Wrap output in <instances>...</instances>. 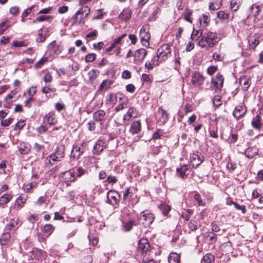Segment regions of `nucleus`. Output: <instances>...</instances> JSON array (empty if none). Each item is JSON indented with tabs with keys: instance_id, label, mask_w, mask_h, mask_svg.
<instances>
[{
	"instance_id": "1",
	"label": "nucleus",
	"mask_w": 263,
	"mask_h": 263,
	"mask_svg": "<svg viewBox=\"0 0 263 263\" xmlns=\"http://www.w3.org/2000/svg\"><path fill=\"white\" fill-rule=\"evenodd\" d=\"M199 36H201V38L198 44L201 48H212L218 43L216 33L208 31L203 33L201 31Z\"/></svg>"
},
{
	"instance_id": "2",
	"label": "nucleus",
	"mask_w": 263,
	"mask_h": 263,
	"mask_svg": "<svg viewBox=\"0 0 263 263\" xmlns=\"http://www.w3.org/2000/svg\"><path fill=\"white\" fill-rule=\"evenodd\" d=\"M86 173V170L79 167H73L67 171V182H72L77 177H81Z\"/></svg>"
},
{
	"instance_id": "3",
	"label": "nucleus",
	"mask_w": 263,
	"mask_h": 263,
	"mask_svg": "<svg viewBox=\"0 0 263 263\" xmlns=\"http://www.w3.org/2000/svg\"><path fill=\"white\" fill-rule=\"evenodd\" d=\"M155 219L154 214L142 212L138 217L139 224H141L144 228L149 227Z\"/></svg>"
},
{
	"instance_id": "4",
	"label": "nucleus",
	"mask_w": 263,
	"mask_h": 263,
	"mask_svg": "<svg viewBox=\"0 0 263 263\" xmlns=\"http://www.w3.org/2000/svg\"><path fill=\"white\" fill-rule=\"evenodd\" d=\"M224 78L222 74L218 73L215 78L211 80L212 89L217 91L220 90L223 87Z\"/></svg>"
},
{
	"instance_id": "5",
	"label": "nucleus",
	"mask_w": 263,
	"mask_h": 263,
	"mask_svg": "<svg viewBox=\"0 0 263 263\" xmlns=\"http://www.w3.org/2000/svg\"><path fill=\"white\" fill-rule=\"evenodd\" d=\"M203 156L198 152H194L190 156V161L194 168L198 167L203 160Z\"/></svg>"
},
{
	"instance_id": "6",
	"label": "nucleus",
	"mask_w": 263,
	"mask_h": 263,
	"mask_svg": "<svg viewBox=\"0 0 263 263\" xmlns=\"http://www.w3.org/2000/svg\"><path fill=\"white\" fill-rule=\"evenodd\" d=\"M171 48L168 45H163L158 49L157 53L160 58V62L167 59L171 54Z\"/></svg>"
},
{
	"instance_id": "7",
	"label": "nucleus",
	"mask_w": 263,
	"mask_h": 263,
	"mask_svg": "<svg viewBox=\"0 0 263 263\" xmlns=\"http://www.w3.org/2000/svg\"><path fill=\"white\" fill-rule=\"evenodd\" d=\"M120 199L119 194L114 190H110L108 192L107 194V202L111 205H115L117 204Z\"/></svg>"
},
{
	"instance_id": "8",
	"label": "nucleus",
	"mask_w": 263,
	"mask_h": 263,
	"mask_svg": "<svg viewBox=\"0 0 263 263\" xmlns=\"http://www.w3.org/2000/svg\"><path fill=\"white\" fill-rule=\"evenodd\" d=\"M138 251L142 254H146L150 251V244L145 238L141 239L138 242Z\"/></svg>"
},
{
	"instance_id": "9",
	"label": "nucleus",
	"mask_w": 263,
	"mask_h": 263,
	"mask_svg": "<svg viewBox=\"0 0 263 263\" xmlns=\"http://www.w3.org/2000/svg\"><path fill=\"white\" fill-rule=\"evenodd\" d=\"M204 80L203 76L199 72H193L191 75V82L195 86L201 85Z\"/></svg>"
},
{
	"instance_id": "10",
	"label": "nucleus",
	"mask_w": 263,
	"mask_h": 263,
	"mask_svg": "<svg viewBox=\"0 0 263 263\" xmlns=\"http://www.w3.org/2000/svg\"><path fill=\"white\" fill-rule=\"evenodd\" d=\"M147 54L145 49L140 48L134 51L133 57H134V63L135 64H139L142 63Z\"/></svg>"
},
{
	"instance_id": "11",
	"label": "nucleus",
	"mask_w": 263,
	"mask_h": 263,
	"mask_svg": "<svg viewBox=\"0 0 263 263\" xmlns=\"http://www.w3.org/2000/svg\"><path fill=\"white\" fill-rule=\"evenodd\" d=\"M140 36L141 42L143 45H146V43L149 45L148 41L151 38V35L148 31L147 26H143L142 27L140 32Z\"/></svg>"
},
{
	"instance_id": "12",
	"label": "nucleus",
	"mask_w": 263,
	"mask_h": 263,
	"mask_svg": "<svg viewBox=\"0 0 263 263\" xmlns=\"http://www.w3.org/2000/svg\"><path fill=\"white\" fill-rule=\"evenodd\" d=\"M247 112V109L245 106L239 105L236 106L235 109L233 112V116L237 119L243 117Z\"/></svg>"
},
{
	"instance_id": "13",
	"label": "nucleus",
	"mask_w": 263,
	"mask_h": 263,
	"mask_svg": "<svg viewBox=\"0 0 263 263\" xmlns=\"http://www.w3.org/2000/svg\"><path fill=\"white\" fill-rule=\"evenodd\" d=\"M106 116L105 112L103 110H99L95 111L93 114V120L96 122L100 123V126L103 127L102 121L105 119Z\"/></svg>"
},
{
	"instance_id": "14",
	"label": "nucleus",
	"mask_w": 263,
	"mask_h": 263,
	"mask_svg": "<svg viewBox=\"0 0 263 263\" xmlns=\"http://www.w3.org/2000/svg\"><path fill=\"white\" fill-rule=\"evenodd\" d=\"M141 130V125L139 121H135L131 124L129 132L132 135L138 134Z\"/></svg>"
},
{
	"instance_id": "15",
	"label": "nucleus",
	"mask_w": 263,
	"mask_h": 263,
	"mask_svg": "<svg viewBox=\"0 0 263 263\" xmlns=\"http://www.w3.org/2000/svg\"><path fill=\"white\" fill-rule=\"evenodd\" d=\"M15 95V92L12 91L11 92L7 95L4 101V107L9 108L11 107V104L15 101L13 100V96Z\"/></svg>"
},
{
	"instance_id": "16",
	"label": "nucleus",
	"mask_w": 263,
	"mask_h": 263,
	"mask_svg": "<svg viewBox=\"0 0 263 263\" xmlns=\"http://www.w3.org/2000/svg\"><path fill=\"white\" fill-rule=\"evenodd\" d=\"M82 6L81 9L79 11H78L75 15L72 16V18L74 20H76L78 15L81 14L84 16V17H87L90 13V9L89 7L88 6H84V5Z\"/></svg>"
},
{
	"instance_id": "17",
	"label": "nucleus",
	"mask_w": 263,
	"mask_h": 263,
	"mask_svg": "<svg viewBox=\"0 0 263 263\" xmlns=\"http://www.w3.org/2000/svg\"><path fill=\"white\" fill-rule=\"evenodd\" d=\"M239 83L243 90H248L251 84V80L245 76L241 77L239 79Z\"/></svg>"
},
{
	"instance_id": "18",
	"label": "nucleus",
	"mask_w": 263,
	"mask_h": 263,
	"mask_svg": "<svg viewBox=\"0 0 263 263\" xmlns=\"http://www.w3.org/2000/svg\"><path fill=\"white\" fill-rule=\"evenodd\" d=\"M44 122L51 125H54L57 122L55 115L53 112H49L44 118Z\"/></svg>"
},
{
	"instance_id": "19",
	"label": "nucleus",
	"mask_w": 263,
	"mask_h": 263,
	"mask_svg": "<svg viewBox=\"0 0 263 263\" xmlns=\"http://www.w3.org/2000/svg\"><path fill=\"white\" fill-rule=\"evenodd\" d=\"M104 142L102 140H98L95 145L93 146V153L94 154H99L101 152H102L104 148V146L103 145Z\"/></svg>"
},
{
	"instance_id": "20",
	"label": "nucleus",
	"mask_w": 263,
	"mask_h": 263,
	"mask_svg": "<svg viewBox=\"0 0 263 263\" xmlns=\"http://www.w3.org/2000/svg\"><path fill=\"white\" fill-rule=\"evenodd\" d=\"M258 149L255 146L249 147L245 151V155L249 158H252L258 154Z\"/></svg>"
},
{
	"instance_id": "21",
	"label": "nucleus",
	"mask_w": 263,
	"mask_h": 263,
	"mask_svg": "<svg viewBox=\"0 0 263 263\" xmlns=\"http://www.w3.org/2000/svg\"><path fill=\"white\" fill-rule=\"evenodd\" d=\"M84 151V148L83 145H82V147L76 145L71 151V155L73 158H78L83 153Z\"/></svg>"
},
{
	"instance_id": "22",
	"label": "nucleus",
	"mask_w": 263,
	"mask_h": 263,
	"mask_svg": "<svg viewBox=\"0 0 263 263\" xmlns=\"http://www.w3.org/2000/svg\"><path fill=\"white\" fill-rule=\"evenodd\" d=\"M158 112L160 115V120L162 123L163 124L165 123L168 119V114L166 111L161 107H160L158 109Z\"/></svg>"
},
{
	"instance_id": "23",
	"label": "nucleus",
	"mask_w": 263,
	"mask_h": 263,
	"mask_svg": "<svg viewBox=\"0 0 263 263\" xmlns=\"http://www.w3.org/2000/svg\"><path fill=\"white\" fill-rule=\"evenodd\" d=\"M131 16V12L128 8H125L119 14V17L123 20H129Z\"/></svg>"
},
{
	"instance_id": "24",
	"label": "nucleus",
	"mask_w": 263,
	"mask_h": 263,
	"mask_svg": "<svg viewBox=\"0 0 263 263\" xmlns=\"http://www.w3.org/2000/svg\"><path fill=\"white\" fill-rule=\"evenodd\" d=\"M54 230V227L50 224H46L42 229L44 234L47 236H49L51 234Z\"/></svg>"
},
{
	"instance_id": "25",
	"label": "nucleus",
	"mask_w": 263,
	"mask_h": 263,
	"mask_svg": "<svg viewBox=\"0 0 263 263\" xmlns=\"http://www.w3.org/2000/svg\"><path fill=\"white\" fill-rule=\"evenodd\" d=\"M18 225V219L13 218L10 220L9 224H8L5 228L6 230H11L15 228H17Z\"/></svg>"
},
{
	"instance_id": "26",
	"label": "nucleus",
	"mask_w": 263,
	"mask_h": 263,
	"mask_svg": "<svg viewBox=\"0 0 263 263\" xmlns=\"http://www.w3.org/2000/svg\"><path fill=\"white\" fill-rule=\"evenodd\" d=\"M12 196L10 194H5L0 197V205L6 204L12 199Z\"/></svg>"
},
{
	"instance_id": "27",
	"label": "nucleus",
	"mask_w": 263,
	"mask_h": 263,
	"mask_svg": "<svg viewBox=\"0 0 263 263\" xmlns=\"http://www.w3.org/2000/svg\"><path fill=\"white\" fill-rule=\"evenodd\" d=\"M168 260L169 263H179L180 261V256L176 253H172L168 257Z\"/></svg>"
},
{
	"instance_id": "28",
	"label": "nucleus",
	"mask_w": 263,
	"mask_h": 263,
	"mask_svg": "<svg viewBox=\"0 0 263 263\" xmlns=\"http://www.w3.org/2000/svg\"><path fill=\"white\" fill-rule=\"evenodd\" d=\"M260 117L259 115L256 116L252 121V126L257 129H259L261 126Z\"/></svg>"
},
{
	"instance_id": "29",
	"label": "nucleus",
	"mask_w": 263,
	"mask_h": 263,
	"mask_svg": "<svg viewBox=\"0 0 263 263\" xmlns=\"http://www.w3.org/2000/svg\"><path fill=\"white\" fill-rule=\"evenodd\" d=\"M249 11L252 15L256 16L259 14L260 11V8L258 5L255 4L251 6Z\"/></svg>"
},
{
	"instance_id": "30",
	"label": "nucleus",
	"mask_w": 263,
	"mask_h": 263,
	"mask_svg": "<svg viewBox=\"0 0 263 263\" xmlns=\"http://www.w3.org/2000/svg\"><path fill=\"white\" fill-rule=\"evenodd\" d=\"M18 149L21 154H26L29 152L30 150V146L27 143H21Z\"/></svg>"
},
{
	"instance_id": "31",
	"label": "nucleus",
	"mask_w": 263,
	"mask_h": 263,
	"mask_svg": "<svg viewBox=\"0 0 263 263\" xmlns=\"http://www.w3.org/2000/svg\"><path fill=\"white\" fill-rule=\"evenodd\" d=\"M134 225H136V221L134 220H129L127 222H124L123 224L122 227L125 231L128 232L133 229Z\"/></svg>"
},
{
	"instance_id": "32",
	"label": "nucleus",
	"mask_w": 263,
	"mask_h": 263,
	"mask_svg": "<svg viewBox=\"0 0 263 263\" xmlns=\"http://www.w3.org/2000/svg\"><path fill=\"white\" fill-rule=\"evenodd\" d=\"M112 82L111 81L104 80L101 84L99 87V90L102 91L104 89H107L112 85Z\"/></svg>"
},
{
	"instance_id": "33",
	"label": "nucleus",
	"mask_w": 263,
	"mask_h": 263,
	"mask_svg": "<svg viewBox=\"0 0 263 263\" xmlns=\"http://www.w3.org/2000/svg\"><path fill=\"white\" fill-rule=\"evenodd\" d=\"M135 108L130 107L129 108L128 111L124 115L123 120L128 121L132 117H135L136 116L134 115Z\"/></svg>"
},
{
	"instance_id": "34",
	"label": "nucleus",
	"mask_w": 263,
	"mask_h": 263,
	"mask_svg": "<svg viewBox=\"0 0 263 263\" xmlns=\"http://www.w3.org/2000/svg\"><path fill=\"white\" fill-rule=\"evenodd\" d=\"M210 20L209 14H203L199 18L200 24L204 27L208 25Z\"/></svg>"
},
{
	"instance_id": "35",
	"label": "nucleus",
	"mask_w": 263,
	"mask_h": 263,
	"mask_svg": "<svg viewBox=\"0 0 263 263\" xmlns=\"http://www.w3.org/2000/svg\"><path fill=\"white\" fill-rule=\"evenodd\" d=\"M99 72V71L95 69L89 71L88 73L89 81L92 82L97 77Z\"/></svg>"
},
{
	"instance_id": "36",
	"label": "nucleus",
	"mask_w": 263,
	"mask_h": 263,
	"mask_svg": "<svg viewBox=\"0 0 263 263\" xmlns=\"http://www.w3.org/2000/svg\"><path fill=\"white\" fill-rule=\"evenodd\" d=\"M62 157H64V154H60L59 152H57L54 155H51L50 157L49 162L50 163H52V162L60 161Z\"/></svg>"
},
{
	"instance_id": "37",
	"label": "nucleus",
	"mask_w": 263,
	"mask_h": 263,
	"mask_svg": "<svg viewBox=\"0 0 263 263\" xmlns=\"http://www.w3.org/2000/svg\"><path fill=\"white\" fill-rule=\"evenodd\" d=\"M217 16L222 21H226L229 19V14L223 11H220L217 13Z\"/></svg>"
},
{
	"instance_id": "38",
	"label": "nucleus",
	"mask_w": 263,
	"mask_h": 263,
	"mask_svg": "<svg viewBox=\"0 0 263 263\" xmlns=\"http://www.w3.org/2000/svg\"><path fill=\"white\" fill-rule=\"evenodd\" d=\"M214 256L211 254H207L203 256V260L204 263H214Z\"/></svg>"
},
{
	"instance_id": "39",
	"label": "nucleus",
	"mask_w": 263,
	"mask_h": 263,
	"mask_svg": "<svg viewBox=\"0 0 263 263\" xmlns=\"http://www.w3.org/2000/svg\"><path fill=\"white\" fill-rule=\"evenodd\" d=\"M10 239V233L8 232H5L1 236L0 241L2 245H6L8 242V241Z\"/></svg>"
},
{
	"instance_id": "40",
	"label": "nucleus",
	"mask_w": 263,
	"mask_h": 263,
	"mask_svg": "<svg viewBox=\"0 0 263 263\" xmlns=\"http://www.w3.org/2000/svg\"><path fill=\"white\" fill-rule=\"evenodd\" d=\"M221 6V3L218 1L210 3L209 4V9L210 10H217L220 8Z\"/></svg>"
},
{
	"instance_id": "41",
	"label": "nucleus",
	"mask_w": 263,
	"mask_h": 263,
	"mask_svg": "<svg viewBox=\"0 0 263 263\" xmlns=\"http://www.w3.org/2000/svg\"><path fill=\"white\" fill-rule=\"evenodd\" d=\"M239 1L238 0H232L231 2V9L233 11H237L239 7Z\"/></svg>"
},
{
	"instance_id": "42",
	"label": "nucleus",
	"mask_w": 263,
	"mask_h": 263,
	"mask_svg": "<svg viewBox=\"0 0 263 263\" xmlns=\"http://www.w3.org/2000/svg\"><path fill=\"white\" fill-rule=\"evenodd\" d=\"M48 60V58L47 57H43L35 65V67L36 68H40L41 67L42 65H43L46 62H47Z\"/></svg>"
},
{
	"instance_id": "43",
	"label": "nucleus",
	"mask_w": 263,
	"mask_h": 263,
	"mask_svg": "<svg viewBox=\"0 0 263 263\" xmlns=\"http://www.w3.org/2000/svg\"><path fill=\"white\" fill-rule=\"evenodd\" d=\"M194 198L198 202L199 206H204L205 205V203L202 201L200 195L198 193L194 194Z\"/></svg>"
},
{
	"instance_id": "44",
	"label": "nucleus",
	"mask_w": 263,
	"mask_h": 263,
	"mask_svg": "<svg viewBox=\"0 0 263 263\" xmlns=\"http://www.w3.org/2000/svg\"><path fill=\"white\" fill-rule=\"evenodd\" d=\"M249 43L250 46L252 47L253 48H254L257 46L259 42V40L256 38L251 37L249 40Z\"/></svg>"
},
{
	"instance_id": "45",
	"label": "nucleus",
	"mask_w": 263,
	"mask_h": 263,
	"mask_svg": "<svg viewBox=\"0 0 263 263\" xmlns=\"http://www.w3.org/2000/svg\"><path fill=\"white\" fill-rule=\"evenodd\" d=\"M96 54L95 53H89L85 57V61L86 62H91L96 59Z\"/></svg>"
},
{
	"instance_id": "46",
	"label": "nucleus",
	"mask_w": 263,
	"mask_h": 263,
	"mask_svg": "<svg viewBox=\"0 0 263 263\" xmlns=\"http://www.w3.org/2000/svg\"><path fill=\"white\" fill-rule=\"evenodd\" d=\"M161 209L162 211L163 214L166 216L168 214L171 208L167 204H163L161 206Z\"/></svg>"
},
{
	"instance_id": "47",
	"label": "nucleus",
	"mask_w": 263,
	"mask_h": 263,
	"mask_svg": "<svg viewBox=\"0 0 263 263\" xmlns=\"http://www.w3.org/2000/svg\"><path fill=\"white\" fill-rule=\"evenodd\" d=\"M213 105L216 107H218L221 104V97L219 96H216L213 100Z\"/></svg>"
},
{
	"instance_id": "48",
	"label": "nucleus",
	"mask_w": 263,
	"mask_h": 263,
	"mask_svg": "<svg viewBox=\"0 0 263 263\" xmlns=\"http://www.w3.org/2000/svg\"><path fill=\"white\" fill-rule=\"evenodd\" d=\"M218 70L217 66H211L207 69V73L209 75H213Z\"/></svg>"
},
{
	"instance_id": "49",
	"label": "nucleus",
	"mask_w": 263,
	"mask_h": 263,
	"mask_svg": "<svg viewBox=\"0 0 263 263\" xmlns=\"http://www.w3.org/2000/svg\"><path fill=\"white\" fill-rule=\"evenodd\" d=\"M27 45V44L26 43V42L24 41H13L12 43V46L14 47H24L26 46Z\"/></svg>"
},
{
	"instance_id": "50",
	"label": "nucleus",
	"mask_w": 263,
	"mask_h": 263,
	"mask_svg": "<svg viewBox=\"0 0 263 263\" xmlns=\"http://www.w3.org/2000/svg\"><path fill=\"white\" fill-rule=\"evenodd\" d=\"M98 31L97 30H93L91 32H89L86 35V39H87L90 38L92 40L95 39L97 37Z\"/></svg>"
},
{
	"instance_id": "51",
	"label": "nucleus",
	"mask_w": 263,
	"mask_h": 263,
	"mask_svg": "<svg viewBox=\"0 0 263 263\" xmlns=\"http://www.w3.org/2000/svg\"><path fill=\"white\" fill-rule=\"evenodd\" d=\"M108 183H116L118 181L117 178L114 176L109 175L107 177L106 180Z\"/></svg>"
},
{
	"instance_id": "52",
	"label": "nucleus",
	"mask_w": 263,
	"mask_h": 263,
	"mask_svg": "<svg viewBox=\"0 0 263 263\" xmlns=\"http://www.w3.org/2000/svg\"><path fill=\"white\" fill-rule=\"evenodd\" d=\"M233 204L236 209L241 210L242 213H245L246 212V210L245 205H240L239 204L234 202H233Z\"/></svg>"
},
{
	"instance_id": "53",
	"label": "nucleus",
	"mask_w": 263,
	"mask_h": 263,
	"mask_svg": "<svg viewBox=\"0 0 263 263\" xmlns=\"http://www.w3.org/2000/svg\"><path fill=\"white\" fill-rule=\"evenodd\" d=\"M163 132L161 129H158L156 130L153 135V138L154 139H158L160 138V137L162 135Z\"/></svg>"
},
{
	"instance_id": "54",
	"label": "nucleus",
	"mask_w": 263,
	"mask_h": 263,
	"mask_svg": "<svg viewBox=\"0 0 263 263\" xmlns=\"http://www.w3.org/2000/svg\"><path fill=\"white\" fill-rule=\"evenodd\" d=\"M25 202V199H23L22 197L19 196L16 201L15 205H17L19 208H21L23 206V204Z\"/></svg>"
},
{
	"instance_id": "55",
	"label": "nucleus",
	"mask_w": 263,
	"mask_h": 263,
	"mask_svg": "<svg viewBox=\"0 0 263 263\" xmlns=\"http://www.w3.org/2000/svg\"><path fill=\"white\" fill-rule=\"evenodd\" d=\"M213 59L216 61H221L223 60V56L221 53L215 52L213 55Z\"/></svg>"
},
{
	"instance_id": "56",
	"label": "nucleus",
	"mask_w": 263,
	"mask_h": 263,
	"mask_svg": "<svg viewBox=\"0 0 263 263\" xmlns=\"http://www.w3.org/2000/svg\"><path fill=\"white\" fill-rule=\"evenodd\" d=\"M63 210L61 209L60 212H55L54 217L55 220H64V217H63V216L62 215H61V212Z\"/></svg>"
},
{
	"instance_id": "57",
	"label": "nucleus",
	"mask_w": 263,
	"mask_h": 263,
	"mask_svg": "<svg viewBox=\"0 0 263 263\" xmlns=\"http://www.w3.org/2000/svg\"><path fill=\"white\" fill-rule=\"evenodd\" d=\"M25 123H24V121H20V122H18L15 125V127L14 128V130H20L22 128H23L25 125Z\"/></svg>"
},
{
	"instance_id": "58",
	"label": "nucleus",
	"mask_w": 263,
	"mask_h": 263,
	"mask_svg": "<svg viewBox=\"0 0 263 263\" xmlns=\"http://www.w3.org/2000/svg\"><path fill=\"white\" fill-rule=\"evenodd\" d=\"M141 80L143 82H150L152 81V77L150 76V75H149V74L143 73L142 74Z\"/></svg>"
},
{
	"instance_id": "59",
	"label": "nucleus",
	"mask_w": 263,
	"mask_h": 263,
	"mask_svg": "<svg viewBox=\"0 0 263 263\" xmlns=\"http://www.w3.org/2000/svg\"><path fill=\"white\" fill-rule=\"evenodd\" d=\"M131 73L128 70H124L122 73V77L125 79H128L131 78Z\"/></svg>"
},
{
	"instance_id": "60",
	"label": "nucleus",
	"mask_w": 263,
	"mask_h": 263,
	"mask_svg": "<svg viewBox=\"0 0 263 263\" xmlns=\"http://www.w3.org/2000/svg\"><path fill=\"white\" fill-rule=\"evenodd\" d=\"M96 122L93 121H90L87 123V127L88 129L90 131L93 130L96 128Z\"/></svg>"
},
{
	"instance_id": "61",
	"label": "nucleus",
	"mask_w": 263,
	"mask_h": 263,
	"mask_svg": "<svg viewBox=\"0 0 263 263\" xmlns=\"http://www.w3.org/2000/svg\"><path fill=\"white\" fill-rule=\"evenodd\" d=\"M135 89V86L132 84H129L126 86V90L129 92L133 93Z\"/></svg>"
},
{
	"instance_id": "62",
	"label": "nucleus",
	"mask_w": 263,
	"mask_h": 263,
	"mask_svg": "<svg viewBox=\"0 0 263 263\" xmlns=\"http://www.w3.org/2000/svg\"><path fill=\"white\" fill-rule=\"evenodd\" d=\"M13 119L12 118H9L6 120H2L1 124L4 126H9L12 122Z\"/></svg>"
},
{
	"instance_id": "63",
	"label": "nucleus",
	"mask_w": 263,
	"mask_h": 263,
	"mask_svg": "<svg viewBox=\"0 0 263 263\" xmlns=\"http://www.w3.org/2000/svg\"><path fill=\"white\" fill-rule=\"evenodd\" d=\"M227 167L230 172H233L236 169V164H234L232 162H229L228 163Z\"/></svg>"
},
{
	"instance_id": "64",
	"label": "nucleus",
	"mask_w": 263,
	"mask_h": 263,
	"mask_svg": "<svg viewBox=\"0 0 263 263\" xmlns=\"http://www.w3.org/2000/svg\"><path fill=\"white\" fill-rule=\"evenodd\" d=\"M18 11L19 8L16 6L11 7L9 10L10 13L13 15H16L18 13Z\"/></svg>"
}]
</instances>
